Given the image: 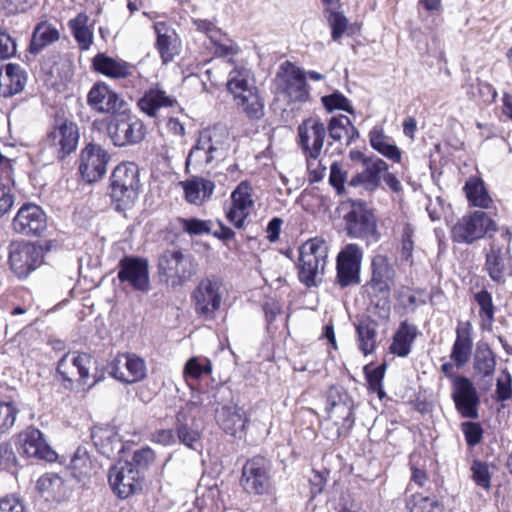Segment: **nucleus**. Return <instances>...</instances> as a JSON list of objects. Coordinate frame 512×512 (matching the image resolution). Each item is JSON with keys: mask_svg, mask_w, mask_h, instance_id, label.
Listing matches in <instances>:
<instances>
[{"mask_svg": "<svg viewBox=\"0 0 512 512\" xmlns=\"http://www.w3.org/2000/svg\"><path fill=\"white\" fill-rule=\"evenodd\" d=\"M363 250L357 244L350 243L343 247L337 256V281L342 287L360 282V269Z\"/></svg>", "mask_w": 512, "mask_h": 512, "instance_id": "obj_17", "label": "nucleus"}, {"mask_svg": "<svg viewBox=\"0 0 512 512\" xmlns=\"http://www.w3.org/2000/svg\"><path fill=\"white\" fill-rule=\"evenodd\" d=\"M88 22L89 17L85 13H79L68 22L71 33L82 50H88L93 44V32Z\"/></svg>", "mask_w": 512, "mask_h": 512, "instance_id": "obj_48", "label": "nucleus"}, {"mask_svg": "<svg viewBox=\"0 0 512 512\" xmlns=\"http://www.w3.org/2000/svg\"><path fill=\"white\" fill-rule=\"evenodd\" d=\"M179 441L186 447L198 450L201 445V433L198 429L189 426L187 423H180L177 428Z\"/></svg>", "mask_w": 512, "mask_h": 512, "instance_id": "obj_53", "label": "nucleus"}, {"mask_svg": "<svg viewBox=\"0 0 512 512\" xmlns=\"http://www.w3.org/2000/svg\"><path fill=\"white\" fill-rule=\"evenodd\" d=\"M19 409L13 402H0V435L15 424Z\"/></svg>", "mask_w": 512, "mask_h": 512, "instance_id": "obj_55", "label": "nucleus"}, {"mask_svg": "<svg viewBox=\"0 0 512 512\" xmlns=\"http://www.w3.org/2000/svg\"><path fill=\"white\" fill-rule=\"evenodd\" d=\"M89 106L99 113H120L125 106L124 101L108 85L98 82L93 85L87 95Z\"/></svg>", "mask_w": 512, "mask_h": 512, "instance_id": "obj_26", "label": "nucleus"}, {"mask_svg": "<svg viewBox=\"0 0 512 512\" xmlns=\"http://www.w3.org/2000/svg\"><path fill=\"white\" fill-rule=\"evenodd\" d=\"M461 430L469 446L473 447L480 443L483 434L480 424L476 422H464L461 425Z\"/></svg>", "mask_w": 512, "mask_h": 512, "instance_id": "obj_61", "label": "nucleus"}, {"mask_svg": "<svg viewBox=\"0 0 512 512\" xmlns=\"http://www.w3.org/2000/svg\"><path fill=\"white\" fill-rule=\"evenodd\" d=\"M405 504L408 512H444L443 504L434 495L414 492L406 496Z\"/></svg>", "mask_w": 512, "mask_h": 512, "instance_id": "obj_46", "label": "nucleus"}, {"mask_svg": "<svg viewBox=\"0 0 512 512\" xmlns=\"http://www.w3.org/2000/svg\"><path fill=\"white\" fill-rule=\"evenodd\" d=\"M212 373V363L210 359L203 356H194L187 360L183 369V377L186 382L190 379H199L202 376Z\"/></svg>", "mask_w": 512, "mask_h": 512, "instance_id": "obj_50", "label": "nucleus"}, {"mask_svg": "<svg viewBox=\"0 0 512 512\" xmlns=\"http://www.w3.org/2000/svg\"><path fill=\"white\" fill-rule=\"evenodd\" d=\"M355 327L359 350L365 356L372 354L377 346L378 323L370 317H362Z\"/></svg>", "mask_w": 512, "mask_h": 512, "instance_id": "obj_40", "label": "nucleus"}, {"mask_svg": "<svg viewBox=\"0 0 512 512\" xmlns=\"http://www.w3.org/2000/svg\"><path fill=\"white\" fill-rule=\"evenodd\" d=\"M198 262L188 252L166 250L158 259L160 280L172 288L182 287L198 273Z\"/></svg>", "mask_w": 512, "mask_h": 512, "instance_id": "obj_2", "label": "nucleus"}, {"mask_svg": "<svg viewBox=\"0 0 512 512\" xmlns=\"http://www.w3.org/2000/svg\"><path fill=\"white\" fill-rule=\"evenodd\" d=\"M470 205L482 209L490 208L492 198L490 197L484 182L479 177H469L463 188Z\"/></svg>", "mask_w": 512, "mask_h": 512, "instance_id": "obj_43", "label": "nucleus"}, {"mask_svg": "<svg viewBox=\"0 0 512 512\" xmlns=\"http://www.w3.org/2000/svg\"><path fill=\"white\" fill-rule=\"evenodd\" d=\"M369 141L374 150L393 162L401 161V151L381 127H374L369 133Z\"/></svg>", "mask_w": 512, "mask_h": 512, "instance_id": "obj_41", "label": "nucleus"}, {"mask_svg": "<svg viewBox=\"0 0 512 512\" xmlns=\"http://www.w3.org/2000/svg\"><path fill=\"white\" fill-rule=\"evenodd\" d=\"M495 367V355L489 346L486 344L478 345L473 360L474 373L482 377H490L494 374Z\"/></svg>", "mask_w": 512, "mask_h": 512, "instance_id": "obj_49", "label": "nucleus"}, {"mask_svg": "<svg viewBox=\"0 0 512 512\" xmlns=\"http://www.w3.org/2000/svg\"><path fill=\"white\" fill-rule=\"evenodd\" d=\"M227 89L233 94L237 104L248 117L259 119L263 115L264 105L259 98L250 71L243 66H235L229 72Z\"/></svg>", "mask_w": 512, "mask_h": 512, "instance_id": "obj_4", "label": "nucleus"}, {"mask_svg": "<svg viewBox=\"0 0 512 512\" xmlns=\"http://www.w3.org/2000/svg\"><path fill=\"white\" fill-rule=\"evenodd\" d=\"M230 150V135L222 126L207 128L199 133L196 144L186 159V167L204 170L222 162Z\"/></svg>", "mask_w": 512, "mask_h": 512, "instance_id": "obj_1", "label": "nucleus"}, {"mask_svg": "<svg viewBox=\"0 0 512 512\" xmlns=\"http://www.w3.org/2000/svg\"><path fill=\"white\" fill-rule=\"evenodd\" d=\"M155 460V453L152 449L146 447L134 452L133 464L138 469L147 468Z\"/></svg>", "mask_w": 512, "mask_h": 512, "instance_id": "obj_64", "label": "nucleus"}, {"mask_svg": "<svg viewBox=\"0 0 512 512\" xmlns=\"http://www.w3.org/2000/svg\"><path fill=\"white\" fill-rule=\"evenodd\" d=\"M371 286L374 291L387 296L394 283L395 270L384 255H376L372 259Z\"/></svg>", "mask_w": 512, "mask_h": 512, "instance_id": "obj_32", "label": "nucleus"}, {"mask_svg": "<svg viewBox=\"0 0 512 512\" xmlns=\"http://www.w3.org/2000/svg\"><path fill=\"white\" fill-rule=\"evenodd\" d=\"M473 327L469 321H459L456 327V338L453 343L450 359L457 368L466 365L472 355Z\"/></svg>", "mask_w": 512, "mask_h": 512, "instance_id": "obj_28", "label": "nucleus"}, {"mask_svg": "<svg viewBox=\"0 0 512 512\" xmlns=\"http://www.w3.org/2000/svg\"><path fill=\"white\" fill-rule=\"evenodd\" d=\"M417 336L415 326L402 322L393 336L389 350L399 357H406L411 351L412 344Z\"/></svg>", "mask_w": 512, "mask_h": 512, "instance_id": "obj_42", "label": "nucleus"}, {"mask_svg": "<svg viewBox=\"0 0 512 512\" xmlns=\"http://www.w3.org/2000/svg\"><path fill=\"white\" fill-rule=\"evenodd\" d=\"M224 295L222 280L210 275L202 278L192 292V301L198 315L212 318L220 309Z\"/></svg>", "mask_w": 512, "mask_h": 512, "instance_id": "obj_8", "label": "nucleus"}, {"mask_svg": "<svg viewBox=\"0 0 512 512\" xmlns=\"http://www.w3.org/2000/svg\"><path fill=\"white\" fill-rule=\"evenodd\" d=\"M109 154L97 144H88L80 154L79 171L83 179L89 183L100 180L107 171Z\"/></svg>", "mask_w": 512, "mask_h": 512, "instance_id": "obj_18", "label": "nucleus"}, {"mask_svg": "<svg viewBox=\"0 0 512 512\" xmlns=\"http://www.w3.org/2000/svg\"><path fill=\"white\" fill-rule=\"evenodd\" d=\"M186 200L194 205H202L209 200L214 192L215 184L211 180L194 177L181 182Z\"/></svg>", "mask_w": 512, "mask_h": 512, "instance_id": "obj_36", "label": "nucleus"}, {"mask_svg": "<svg viewBox=\"0 0 512 512\" xmlns=\"http://www.w3.org/2000/svg\"><path fill=\"white\" fill-rule=\"evenodd\" d=\"M511 237L512 235L508 230L501 231L500 238L492 240L490 249L486 254V270L494 281L499 282L504 278L506 260L503 247L506 245V249H508Z\"/></svg>", "mask_w": 512, "mask_h": 512, "instance_id": "obj_27", "label": "nucleus"}, {"mask_svg": "<svg viewBox=\"0 0 512 512\" xmlns=\"http://www.w3.org/2000/svg\"><path fill=\"white\" fill-rule=\"evenodd\" d=\"M92 358L86 353L69 352L58 362L57 373L66 387L86 385L89 379Z\"/></svg>", "mask_w": 512, "mask_h": 512, "instance_id": "obj_11", "label": "nucleus"}, {"mask_svg": "<svg viewBox=\"0 0 512 512\" xmlns=\"http://www.w3.org/2000/svg\"><path fill=\"white\" fill-rule=\"evenodd\" d=\"M93 68L106 77L118 79L128 77L132 66L126 61L100 53L93 58Z\"/></svg>", "mask_w": 512, "mask_h": 512, "instance_id": "obj_37", "label": "nucleus"}, {"mask_svg": "<svg viewBox=\"0 0 512 512\" xmlns=\"http://www.w3.org/2000/svg\"><path fill=\"white\" fill-rule=\"evenodd\" d=\"M91 437L99 452L108 458L115 457L124 450L123 442L113 428L95 427Z\"/></svg>", "mask_w": 512, "mask_h": 512, "instance_id": "obj_34", "label": "nucleus"}, {"mask_svg": "<svg viewBox=\"0 0 512 512\" xmlns=\"http://www.w3.org/2000/svg\"><path fill=\"white\" fill-rule=\"evenodd\" d=\"M323 4L325 6L324 15L331 28L332 40L337 42L348 31V19L340 11V0H323Z\"/></svg>", "mask_w": 512, "mask_h": 512, "instance_id": "obj_39", "label": "nucleus"}, {"mask_svg": "<svg viewBox=\"0 0 512 512\" xmlns=\"http://www.w3.org/2000/svg\"><path fill=\"white\" fill-rule=\"evenodd\" d=\"M472 479L474 482L484 488L490 487L491 476L489 473V467L486 463L475 460L471 466Z\"/></svg>", "mask_w": 512, "mask_h": 512, "instance_id": "obj_59", "label": "nucleus"}, {"mask_svg": "<svg viewBox=\"0 0 512 512\" xmlns=\"http://www.w3.org/2000/svg\"><path fill=\"white\" fill-rule=\"evenodd\" d=\"M270 462L263 457H254L246 462L242 473V486L255 495L267 494L271 490Z\"/></svg>", "mask_w": 512, "mask_h": 512, "instance_id": "obj_13", "label": "nucleus"}, {"mask_svg": "<svg viewBox=\"0 0 512 512\" xmlns=\"http://www.w3.org/2000/svg\"><path fill=\"white\" fill-rule=\"evenodd\" d=\"M193 24L197 30L204 33L215 47V54L219 57H228L238 54L239 47L221 29L212 22L203 19H194Z\"/></svg>", "mask_w": 512, "mask_h": 512, "instance_id": "obj_29", "label": "nucleus"}, {"mask_svg": "<svg viewBox=\"0 0 512 512\" xmlns=\"http://www.w3.org/2000/svg\"><path fill=\"white\" fill-rule=\"evenodd\" d=\"M46 141L56 157L62 159L76 150L79 141L78 127L73 122L63 121L53 128Z\"/></svg>", "mask_w": 512, "mask_h": 512, "instance_id": "obj_22", "label": "nucleus"}, {"mask_svg": "<svg viewBox=\"0 0 512 512\" xmlns=\"http://www.w3.org/2000/svg\"><path fill=\"white\" fill-rule=\"evenodd\" d=\"M384 372L385 367L383 365L375 367L372 370H368L366 368V378L369 385V389L374 392H377L380 398L384 395V392L382 390Z\"/></svg>", "mask_w": 512, "mask_h": 512, "instance_id": "obj_60", "label": "nucleus"}, {"mask_svg": "<svg viewBox=\"0 0 512 512\" xmlns=\"http://www.w3.org/2000/svg\"><path fill=\"white\" fill-rule=\"evenodd\" d=\"M108 134L115 146L139 143L145 136V127L136 116L123 109L108 126Z\"/></svg>", "mask_w": 512, "mask_h": 512, "instance_id": "obj_10", "label": "nucleus"}, {"mask_svg": "<svg viewBox=\"0 0 512 512\" xmlns=\"http://www.w3.org/2000/svg\"><path fill=\"white\" fill-rule=\"evenodd\" d=\"M348 235L354 238L375 236L377 224L374 214L362 202H354L346 215Z\"/></svg>", "mask_w": 512, "mask_h": 512, "instance_id": "obj_23", "label": "nucleus"}, {"mask_svg": "<svg viewBox=\"0 0 512 512\" xmlns=\"http://www.w3.org/2000/svg\"><path fill=\"white\" fill-rule=\"evenodd\" d=\"M216 419L227 434L239 438L242 437L248 422L246 411L237 405L223 406L218 410Z\"/></svg>", "mask_w": 512, "mask_h": 512, "instance_id": "obj_31", "label": "nucleus"}, {"mask_svg": "<svg viewBox=\"0 0 512 512\" xmlns=\"http://www.w3.org/2000/svg\"><path fill=\"white\" fill-rule=\"evenodd\" d=\"M154 30L157 35L156 46L163 62L172 61L181 50V41L178 35L163 22L155 23Z\"/></svg>", "mask_w": 512, "mask_h": 512, "instance_id": "obj_33", "label": "nucleus"}, {"mask_svg": "<svg viewBox=\"0 0 512 512\" xmlns=\"http://www.w3.org/2000/svg\"><path fill=\"white\" fill-rule=\"evenodd\" d=\"M321 154H315L313 156L304 155L308 171V179L311 183L321 181L325 174L327 167L323 164L320 158Z\"/></svg>", "mask_w": 512, "mask_h": 512, "instance_id": "obj_57", "label": "nucleus"}, {"mask_svg": "<svg viewBox=\"0 0 512 512\" xmlns=\"http://www.w3.org/2000/svg\"><path fill=\"white\" fill-rule=\"evenodd\" d=\"M328 247L324 240L313 238L300 247L299 279L306 286H316L319 276L323 273Z\"/></svg>", "mask_w": 512, "mask_h": 512, "instance_id": "obj_6", "label": "nucleus"}, {"mask_svg": "<svg viewBox=\"0 0 512 512\" xmlns=\"http://www.w3.org/2000/svg\"><path fill=\"white\" fill-rule=\"evenodd\" d=\"M329 136L335 141H345L350 144L358 137V131L353 126L351 120L344 115L332 117L328 124Z\"/></svg>", "mask_w": 512, "mask_h": 512, "instance_id": "obj_47", "label": "nucleus"}, {"mask_svg": "<svg viewBox=\"0 0 512 512\" xmlns=\"http://www.w3.org/2000/svg\"><path fill=\"white\" fill-rule=\"evenodd\" d=\"M327 129L318 116L304 119L297 127V144L303 155L321 154Z\"/></svg>", "mask_w": 512, "mask_h": 512, "instance_id": "obj_16", "label": "nucleus"}, {"mask_svg": "<svg viewBox=\"0 0 512 512\" xmlns=\"http://www.w3.org/2000/svg\"><path fill=\"white\" fill-rule=\"evenodd\" d=\"M475 300L480 306L479 316L482 328L490 329L494 318V306L490 293L480 291L475 295Z\"/></svg>", "mask_w": 512, "mask_h": 512, "instance_id": "obj_52", "label": "nucleus"}, {"mask_svg": "<svg viewBox=\"0 0 512 512\" xmlns=\"http://www.w3.org/2000/svg\"><path fill=\"white\" fill-rule=\"evenodd\" d=\"M346 179V172L342 169V166L334 162L330 166V184L337 190L338 193H341L344 189V182Z\"/></svg>", "mask_w": 512, "mask_h": 512, "instance_id": "obj_63", "label": "nucleus"}, {"mask_svg": "<svg viewBox=\"0 0 512 512\" xmlns=\"http://www.w3.org/2000/svg\"><path fill=\"white\" fill-rule=\"evenodd\" d=\"M452 399L457 411L462 417L478 418L479 396L472 381L465 376H455L453 379Z\"/></svg>", "mask_w": 512, "mask_h": 512, "instance_id": "obj_19", "label": "nucleus"}, {"mask_svg": "<svg viewBox=\"0 0 512 512\" xmlns=\"http://www.w3.org/2000/svg\"><path fill=\"white\" fill-rule=\"evenodd\" d=\"M42 261L43 253L40 247L25 241L10 244V269L19 279L27 278L42 264Z\"/></svg>", "mask_w": 512, "mask_h": 512, "instance_id": "obj_9", "label": "nucleus"}, {"mask_svg": "<svg viewBox=\"0 0 512 512\" xmlns=\"http://www.w3.org/2000/svg\"><path fill=\"white\" fill-rule=\"evenodd\" d=\"M60 32L48 22H41L36 25L30 43V52L37 54L46 46L58 41Z\"/></svg>", "mask_w": 512, "mask_h": 512, "instance_id": "obj_45", "label": "nucleus"}, {"mask_svg": "<svg viewBox=\"0 0 512 512\" xmlns=\"http://www.w3.org/2000/svg\"><path fill=\"white\" fill-rule=\"evenodd\" d=\"M363 166L364 170L352 177L349 184L361 185L370 191L377 189L383 174L388 170L387 163L378 157H370L369 160H364Z\"/></svg>", "mask_w": 512, "mask_h": 512, "instance_id": "obj_30", "label": "nucleus"}, {"mask_svg": "<svg viewBox=\"0 0 512 512\" xmlns=\"http://www.w3.org/2000/svg\"><path fill=\"white\" fill-rule=\"evenodd\" d=\"M12 227L21 235L40 237L48 228V218L39 205L26 203L17 211Z\"/></svg>", "mask_w": 512, "mask_h": 512, "instance_id": "obj_15", "label": "nucleus"}, {"mask_svg": "<svg viewBox=\"0 0 512 512\" xmlns=\"http://www.w3.org/2000/svg\"><path fill=\"white\" fill-rule=\"evenodd\" d=\"M92 461L85 450L78 449L71 460L75 477L82 479L90 474Z\"/></svg>", "mask_w": 512, "mask_h": 512, "instance_id": "obj_56", "label": "nucleus"}, {"mask_svg": "<svg viewBox=\"0 0 512 512\" xmlns=\"http://www.w3.org/2000/svg\"><path fill=\"white\" fill-rule=\"evenodd\" d=\"M275 89L278 99L288 105L304 103L309 99L305 73L290 61L280 65L275 78Z\"/></svg>", "mask_w": 512, "mask_h": 512, "instance_id": "obj_5", "label": "nucleus"}, {"mask_svg": "<svg viewBox=\"0 0 512 512\" xmlns=\"http://www.w3.org/2000/svg\"><path fill=\"white\" fill-rule=\"evenodd\" d=\"M178 221L183 232L190 236L210 234L213 227L212 220H203L195 217L179 218Z\"/></svg>", "mask_w": 512, "mask_h": 512, "instance_id": "obj_51", "label": "nucleus"}, {"mask_svg": "<svg viewBox=\"0 0 512 512\" xmlns=\"http://www.w3.org/2000/svg\"><path fill=\"white\" fill-rule=\"evenodd\" d=\"M118 279L121 284L138 292H148L150 288L149 264L140 257H124L118 264Z\"/></svg>", "mask_w": 512, "mask_h": 512, "instance_id": "obj_14", "label": "nucleus"}, {"mask_svg": "<svg viewBox=\"0 0 512 512\" xmlns=\"http://www.w3.org/2000/svg\"><path fill=\"white\" fill-rule=\"evenodd\" d=\"M36 490L45 500H59L64 495V481L55 473L42 475L37 483Z\"/></svg>", "mask_w": 512, "mask_h": 512, "instance_id": "obj_44", "label": "nucleus"}, {"mask_svg": "<svg viewBox=\"0 0 512 512\" xmlns=\"http://www.w3.org/2000/svg\"><path fill=\"white\" fill-rule=\"evenodd\" d=\"M20 452L29 458L47 462L57 460V453L50 447L42 432L34 427H28L18 435Z\"/></svg>", "mask_w": 512, "mask_h": 512, "instance_id": "obj_21", "label": "nucleus"}, {"mask_svg": "<svg viewBox=\"0 0 512 512\" xmlns=\"http://www.w3.org/2000/svg\"><path fill=\"white\" fill-rule=\"evenodd\" d=\"M321 102L328 112L343 110L350 114L354 113L351 102L340 92H334L330 95L323 96L321 98Z\"/></svg>", "mask_w": 512, "mask_h": 512, "instance_id": "obj_54", "label": "nucleus"}, {"mask_svg": "<svg viewBox=\"0 0 512 512\" xmlns=\"http://www.w3.org/2000/svg\"><path fill=\"white\" fill-rule=\"evenodd\" d=\"M140 186L139 168L135 163L123 162L116 166L111 175L110 196L118 211L134 206Z\"/></svg>", "mask_w": 512, "mask_h": 512, "instance_id": "obj_3", "label": "nucleus"}, {"mask_svg": "<svg viewBox=\"0 0 512 512\" xmlns=\"http://www.w3.org/2000/svg\"><path fill=\"white\" fill-rule=\"evenodd\" d=\"M495 393L498 401H506L512 397V376L507 369L502 370L498 377Z\"/></svg>", "mask_w": 512, "mask_h": 512, "instance_id": "obj_58", "label": "nucleus"}, {"mask_svg": "<svg viewBox=\"0 0 512 512\" xmlns=\"http://www.w3.org/2000/svg\"><path fill=\"white\" fill-rule=\"evenodd\" d=\"M328 401L327 412L329 418L338 426L337 435H339L340 429L348 430L354 423L352 417L354 402L346 392L340 391L338 388H331Z\"/></svg>", "mask_w": 512, "mask_h": 512, "instance_id": "obj_24", "label": "nucleus"}, {"mask_svg": "<svg viewBox=\"0 0 512 512\" xmlns=\"http://www.w3.org/2000/svg\"><path fill=\"white\" fill-rule=\"evenodd\" d=\"M109 484L120 498H128L142 488L140 470L128 461H119L109 470Z\"/></svg>", "mask_w": 512, "mask_h": 512, "instance_id": "obj_12", "label": "nucleus"}, {"mask_svg": "<svg viewBox=\"0 0 512 512\" xmlns=\"http://www.w3.org/2000/svg\"><path fill=\"white\" fill-rule=\"evenodd\" d=\"M26 84V77L20 66L7 64L0 70V96L10 97L21 92Z\"/></svg>", "mask_w": 512, "mask_h": 512, "instance_id": "obj_38", "label": "nucleus"}, {"mask_svg": "<svg viewBox=\"0 0 512 512\" xmlns=\"http://www.w3.org/2000/svg\"><path fill=\"white\" fill-rule=\"evenodd\" d=\"M147 372L145 361L135 354L122 353L110 363V374L115 379L133 384L145 378Z\"/></svg>", "mask_w": 512, "mask_h": 512, "instance_id": "obj_20", "label": "nucleus"}, {"mask_svg": "<svg viewBox=\"0 0 512 512\" xmlns=\"http://www.w3.org/2000/svg\"><path fill=\"white\" fill-rule=\"evenodd\" d=\"M15 40L5 31H0V59H8L16 54Z\"/></svg>", "mask_w": 512, "mask_h": 512, "instance_id": "obj_62", "label": "nucleus"}, {"mask_svg": "<svg viewBox=\"0 0 512 512\" xmlns=\"http://www.w3.org/2000/svg\"><path fill=\"white\" fill-rule=\"evenodd\" d=\"M253 206L252 187L248 182L243 181L231 194V207L227 212V219L240 229L244 226Z\"/></svg>", "mask_w": 512, "mask_h": 512, "instance_id": "obj_25", "label": "nucleus"}, {"mask_svg": "<svg viewBox=\"0 0 512 512\" xmlns=\"http://www.w3.org/2000/svg\"><path fill=\"white\" fill-rule=\"evenodd\" d=\"M497 230L495 221L483 211H474L462 216L451 229L455 243L471 245Z\"/></svg>", "mask_w": 512, "mask_h": 512, "instance_id": "obj_7", "label": "nucleus"}, {"mask_svg": "<svg viewBox=\"0 0 512 512\" xmlns=\"http://www.w3.org/2000/svg\"><path fill=\"white\" fill-rule=\"evenodd\" d=\"M176 104L177 100L159 87L149 89L138 101L141 111L150 117L156 116L160 109Z\"/></svg>", "mask_w": 512, "mask_h": 512, "instance_id": "obj_35", "label": "nucleus"}]
</instances>
